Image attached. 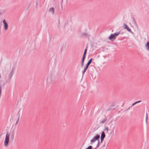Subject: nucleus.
I'll return each instance as SVG.
<instances>
[{
    "label": "nucleus",
    "mask_w": 149,
    "mask_h": 149,
    "mask_svg": "<svg viewBox=\"0 0 149 149\" xmlns=\"http://www.w3.org/2000/svg\"><path fill=\"white\" fill-rule=\"evenodd\" d=\"M9 134L8 133H7L5 137V139L4 141V145L5 146H7L9 142Z\"/></svg>",
    "instance_id": "1"
},
{
    "label": "nucleus",
    "mask_w": 149,
    "mask_h": 149,
    "mask_svg": "<svg viewBox=\"0 0 149 149\" xmlns=\"http://www.w3.org/2000/svg\"><path fill=\"white\" fill-rule=\"evenodd\" d=\"M100 137V136L98 135H97L96 136H94L93 138L91 140V142L93 143L94 142L99 138Z\"/></svg>",
    "instance_id": "2"
},
{
    "label": "nucleus",
    "mask_w": 149,
    "mask_h": 149,
    "mask_svg": "<svg viewBox=\"0 0 149 149\" xmlns=\"http://www.w3.org/2000/svg\"><path fill=\"white\" fill-rule=\"evenodd\" d=\"M116 36H115L114 35H113V34H111L109 38L112 40H113L116 39Z\"/></svg>",
    "instance_id": "3"
},
{
    "label": "nucleus",
    "mask_w": 149,
    "mask_h": 149,
    "mask_svg": "<svg viewBox=\"0 0 149 149\" xmlns=\"http://www.w3.org/2000/svg\"><path fill=\"white\" fill-rule=\"evenodd\" d=\"M3 22L4 24L5 29V30H7L8 29V26L7 23L6 22L5 19L3 20Z\"/></svg>",
    "instance_id": "4"
},
{
    "label": "nucleus",
    "mask_w": 149,
    "mask_h": 149,
    "mask_svg": "<svg viewBox=\"0 0 149 149\" xmlns=\"http://www.w3.org/2000/svg\"><path fill=\"white\" fill-rule=\"evenodd\" d=\"M125 28L127 29V30H128L129 31H131V29L129 28V27L125 24H124Z\"/></svg>",
    "instance_id": "5"
},
{
    "label": "nucleus",
    "mask_w": 149,
    "mask_h": 149,
    "mask_svg": "<svg viewBox=\"0 0 149 149\" xmlns=\"http://www.w3.org/2000/svg\"><path fill=\"white\" fill-rule=\"evenodd\" d=\"M105 137V134L104 132H102L101 139V140H102Z\"/></svg>",
    "instance_id": "6"
},
{
    "label": "nucleus",
    "mask_w": 149,
    "mask_h": 149,
    "mask_svg": "<svg viewBox=\"0 0 149 149\" xmlns=\"http://www.w3.org/2000/svg\"><path fill=\"white\" fill-rule=\"evenodd\" d=\"M89 65H86V67L85 68H84V70L83 72V73L84 74V73L86 71V70L88 68V66Z\"/></svg>",
    "instance_id": "7"
},
{
    "label": "nucleus",
    "mask_w": 149,
    "mask_h": 149,
    "mask_svg": "<svg viewBox=\"0 0 149 149\" xmlns=\"http://www.w3.org/2000/svg\"><path fill=\"white\" fill-rule=\"evenodd\" d=\"M49 11L52 12V14H54V9L53 8H51L49 9Z\"/></svg>",
    "instance_id": "8"
},
{
    "label": "nucleus",
    "mask_w": 149,
    "mask_h": 149,
    "mask_svg": "<svg viewBox=\"0 0 149 149\" xmlns=\"http://www.w3.org/2000/svg\"><path fill=\"white\" fill-rule=\"evenodd\" d=\"M146 47L147 49L149 50V42H148L146 44Z\"/></svg>",
    "instance_id": "9"
},
{
    "label": "nucleus",
    "mask_w": 149,
    "mask_h": 149,
    "mask_svg": "<svg viewBox=\"0 0 149 149\" xmlns=\"http://www.w3.org/2000/svg\"><path fill=\"white\" fill-rule=\"evenodd\" d=\"M92 60V58H91L88 61V62L87 63V65H89L91 63V61Z\"/></svg>",
    "instance_id": "10"
},
{
    "label": "nucleus",
    "mask_w": 149,
    "mask_h": 149,
    "mask_svg": "<svg viewBox=\"0 0 149 149\" xmlns=\"http://www.w3.org/2000/svg\"><path fill=\"white\" fill-rule=\"evenodd\" d=\"M85 59L82 58V60L81 65V66L83 67L84 65V61Z\"/></svg>",
    "instance_id": "11"
},
{
    "label": "nucleus",
    "mask_w": 149,
    "mask_h": 149,
    "mask_svg": "<svg viewBox=\"0 0 149 149\" xmlns=\"http://www.w3.org/2000/svg\"><path fill=\"white\" fill-rule=\"evenodd\" d=\"M86 52H84L83 56L82 57V58L85 59V55L86 54Z\"/></svg>",
    "instance_id": "12"
},
{
    "label": "nucleus",
    "mask_w": 149,
    "mask_h": 149,
    "mask_svg": "<svg viewBox=\"0 0 149 149\" xmlns=\"http://www.w3.org/2000/svg\"><path fill=\"white\" fill-rule=\"evenodd\" d=\"M107 120V119L106 118H105V119L103 120L101 122V123H104V122H105Z\"/></svg>",
    "instance_id": "13"
},
{
    "label": "nucleus",
    "mask_w": 149,
    "mask_h": 149,
    "mask_svg": "<svg viewBox=\"0 0 149 149\" xmlns=\"http://www.w3.org/2000/svg\"><path fill=\"white\" fill-rule=\"evenodd\" d=\"M92 148V147L91 146H89L86 149H91Z\"/></svg>",
    "instance_id": "14"
},
{
    "label": "nucleus",
    "mask_w": 149,
    "mask_h": 149,
    "mask_svg": "<svg viewBox=\"0 0 149 149\" xmlns=\"http://www.w3.org/2000/svg\"><path fill=\"white\" fill-rule=\"evenodd\" d=\"M119 34V33H115L113 35H115V36H117Z\"/></svg>",
    "instance_id": "15"
},
{
    "label": "nucleus",
    "mask_w": 149,
    "mask_h": 149,
    "mask_svg": "<svg viewBox=\"0 0 149 149\" xmlns=\"http://www.w3.org/2000/svg\"><path fill=\"white\" fill-rule=\"evenodd\" d=\"M141 101H139L138 102H135L133 104V105H134L136 103L141 102Z\"/></svg>",
    "instance_id": "16"
},
{
    "label": "nucleus",
    "mask_w": 149,
    "mask_h": 149,
    "mask_svg": "<svg viewBox=\"0 0 149 149\" xmlns=\"http://www.w3.org/2000/svg\"><path fill=\"white\" fill-rule=\"evenodd\" d=\"M148 114H147V113H146V120H147V119H148Z\"/></svg>",
    "instance_id": "17"
},
{
    "label": "nucleus",
    "mask_w": 149,
    "mask_h": 149,
    "mask_svg": "<svg viewBox=\"0 0 149 149\" xmlns=\"http://www.w3.org/2000/svg\"><path fill=\"white\" fill-rule=\"evenodd\" d=\"M86 52H86H87V49H86L85 50V51H84V52Z\"/></svg>",
    "instance_id": "18"
}]
</instances>
